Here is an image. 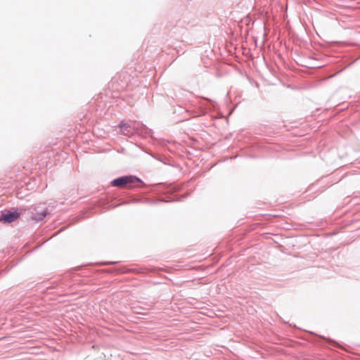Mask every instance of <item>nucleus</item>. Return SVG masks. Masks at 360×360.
<instances>
[{
  "label": "nucleus",
  "instance_id": "obj_1",
  "mask_svg": "<svg viewBox=\"0 0 360 360\" xmlns=\"http://www.w3.org/2000/svg\"><path fill=\"white\" fill-rule=\"evenodd\" d=\"M140 180L134 176H125L114 179L112 185L122 188H132L138 186Z\"/></svg>",
  "mask_w": 360,
  "mask_h": 360
},
{
  "label": "nucleus",
  "instance_id": "obj_2",
  "mask_svg": "<svg viewBox=\"0 0 360 360\" xmlns=\"http://www.w3.org/2000/svg\"><path fill=\"white\" fill-rule=\"evenodd\" d=\"M20 215V214L18 212H8L1 215L0 221L4 223H11L18 219Z\"/></svg>",
  "mask_w": 360,
  "mask_h": 360
},
{
  "label": "nucleus",
  "instance_id": "obj_3",
  "mask_svg": "<svg viewBox=\"0 0 360 360\" xmlns=\"http://www.w3.org/2000/svg\"><path fill=\"white\" fill-rule=\"evenodd\" d=\"M46 214L47 211L46 210H40L39 212H37L36 214H33L32 218L35 221H40L43 219V218L46 216Z\"/></svg>",
  "mask_w": 360,
  "mask_h": 360
},
{
  "label": "nucleus",
  "instance_id": "obj_4",
  "mask_svg": "<svg viewBox=\"0 0 360 360\" xmlns=\"http://www.w3.org/2000/svg\"><path fill=\"white\" fill-rule=\"evenodd\" d=\"M127 127V126H126V124H120V127L121 129H122V128H124V127Z\"/></svg>",
  "mask_w": 360,
  "mask_h": 360
}]
</instances>
